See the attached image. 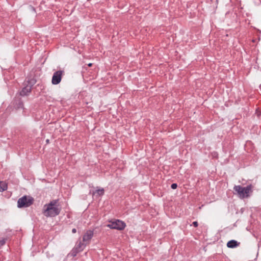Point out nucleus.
I'll return each mask as SVG.
<instances>
[{
    "mask_svg": "<svg viewBox=\"0 0 261 261\" xmlns=\"http://www.w3.org/2000/svg\"><path fill=\"white\" fill-rule=\"evenodd\" d=\"M234 190L237 192L240 198L243 199L250 196L252 192V186L250 185L246 187H243L241 186H235L233 188Z\"/></svg>",
    "mask_w": 261,
    "mask_h": 261,
    "instance_id": "nucleus-1",
    "label": "nucleus"
},
{
    "mask_svg": "<svg viewBox=\"0 0 261 261\" xmlns=\"http://www.w3.org/2000/svg\"><path fill=\"white\" fill-rule=\"evenodd\" d=\"M62 207L59 200H55L50 202V217H55L59 214Z\"/></svg>",
    "mask_w": 261,
    "mask_h": 261,
    "instance_id": "nucleus-2",
    "label": "nucleus"
},
{
    "mask_svg": "<svg viewBox=\"0 0 261 261\" xmlns=\"http://www.w3.org/2000/svg\"><path fill=\"white\" fill-rule=\"evenodd\" d=\"M34 199L32 197L24 196L19 198L17 201L18 207H28L33 203Z\"/></svg>",
    "mask_w": 261,
    "mask_h": 261,
    "instance_id": "nucleus-3",
    "label": "nucleus"
},
{
    "mask_svg": "<svg viewBox=\"0 0 261 261\" xmlns=\"http://www.w3.org/2000/svg\"><path fill=\"white\" fill-rule=\"evenodd\" d=\"M125 226V223L119 220H116L114 221L110 222V223L107 225L108 227L117 230H123Z\"/></svg>",
    "mask_w": 261,
    "mask_h": 261,
    "instance_id": "nucleus-4",
    "label": "nucleus"
},
{
    "mask_svg": "<svg viewBox=\"0 0 261 261\" xmlns=\"http://www.w3.org/2000/svg\"><path fill=\"white\" fill-rule=\"evenodd\" d=\"M94 236V231L92 230H87L83 236V242H85L87 245L89 244L90 242L91 239Z\"/></svg>",
    "mask_w": 261,
    "mask_h": 261,
    "instance_id": "nucleus-5",
    "label": "nucleus"
},
{
    "mask_svg": "<svg viewBox=\"0 0 261 261\" xmlns=\"http://www.w3.org/2000/svg\"><path fill=\"white\" fill-rule=\"evenodd\" d=\"M33 85L31 83H28L24 87H23L22 90L20 92V95L21 96H25L28 95L31 91Z\"/></svg>",
    "mask_w": 261,
    "mask_h": 261,
    "instance_id": "nucleus-6",
    "label": "nucleus"
},
{
    "mask_svg": "<svg viewBox=\"0 0 261 261\" xmlns=\"http://www.w3.org/2000/svg\"><path fill=\"white\" fill-rule=\"evenodd\" d=\"M62 74L63 72L62 71L56 72L53 76L51 82H60Z\"/></svg>",
    "mask_w": 261,
    "mask_h": 261,
    "instance_id": "nucleus-7",
    "label": "nucleus"
},
{
    "mask_svg": "<svg viewBox=\"0 0 261 261\" xmlns=\"http://www.w3.org/2000/svg\"><path fill=\"white\" fill-rule=\"evenodd\" d=\"M87 245L85 242L80 241L75 245L74 248L77 251L81 252L84 250Z\"/></svg>",
    "mask_w": 261,
    "mask_h": 261,
    "instance_id": "nucleus-8",
    "label": "nucleus"
},
{
    "mask_svg": "<svg viewBox=\"0 0 261 261\" xmlns=\"http://www.w3.org/2000/svg\"><path fill=\"white\" fill-rule=\"evenodd\" d=\"M239 243L236 240H232L228 241L227 243V246L230 248H233L237 247Z\"/></svg>",
    "mask_w": 261,
    "mask_h": 261,
    "instance_id": "nucleus-9",
    "label": "nucleus"
},
{
    "mask_svg": "<svg viewBox=\"0 0 261 261\" xmlns=\"http://www.w3.org/2000/svg\"><path fill=\"white\" fill-rule=\"evenodd\" d=\"M7 189V184L5 181H0V191L3 192Z\"/></svg>",
    "mask_w": 261,
    "mask_h": 261,
    "instance_id": "nucleus-10",
    "label": "nucleus"
},
{
    "mask_svg": "<svg viewBox=\"0 0 261 261\" xmlns=\"http://www.w3.org/2000/svg\"><path fill=\"white\" fill-rule=\"evenodd\" d=\"M43 214L47 217L49 216V204H46L44 205Z\"/></svg>",
    "mask_w": 261,
    "mask_h": 261,
    "instance_id": "nucleus-11",
    "label": "nucleus"
},
{
    "mask_svg": "<svg viewBox=\"0 0 261 261\" xmlns=\"http://www.w3.org/2000/svg\"><path fill=\"white\" fill-rule=\"evenodd\" d=\"M95 193H97L98 195L100 196L104 194V190L102 188L99 189L94 192V194Z\"/></svg>",
    "mask_w": 261,
    "mask_h": 261,
    "instance_id": "nucleus-12",
    "label": "nucleus"
},
{
    "mask_svg": "<svg viewBox=\"0 0 261 261\" xmlns=\"http://www.w3.org/2000/svg\"><path fill=\"white\" fill-rule=\"evenodd\" d=\"M79 252V251H77V250H75V248L74 247L73 249H72V250L71 251V255L72 256H75L76 254Z\"/></svg>",
    "mask_w": 261,
    "mask_h": 261,
    "instance_id": "nucleus-13",
    "label": "nucleus"
},
{
    "mask_svg": "<svg viewBox=\"0 0 261 261\" xmlns=\"http://www.w3.org/2000/svg\"><path fill=\"white\" fill-rule=\"evenodd\" d=\"M38 79L36 77V76H34L32 79L28 80L27 82H36Z\"/></svg>",
    "mask_w": 261,
    "mask_h": 261,
    "instance_id": "nucleus-14",
    "label": "nucleus"
},
{
    "mask_svg": "<svg viewBox=\"0 0 261 261\" xmlns=\"http://www.w3.org/2000/svg\"><path fill=\"white\" fill-rule=\"evenodd\" d=\"M23 106V102L21 101H19L17 105V109L22 108Z\"/></svg>",
    "mask_w": 261,
    "mask_h": 261,
    "instance_id": "nucleus-15",
    "label": "nucleus"
},
{
    "mask_svg": "<svg viewBox=\"0 0 261 261\" xmlns=\"http://www.w3.org/2000/svg\"><path fill=\"white\" fill-rule=\"evenodd\" d=\"M177 187V185L176 184H172L171 186V187L172 189H175Z\"/></svg>",
    "mask_w": 261,
    "mask_h": 261,
    "instance_id": "nucleus-16",
    "label": "nucleus"
},
{
    "mask_svg": "<svg viewBox=\"0 0 261 261\" xmlns=\"http://www.w3.org/2000/svg\"><path fill=\"white\" fill-rule=\"evenodd\" d=\"M5 243H6V240L3 239L2 240L0 241V245L2 246V245H4L5 244Z\"/></svg>",
    "mask_w": 261,
    "mask_h": 261,
    "instance_id": "nucleus-17",
    "label": "nucleus"
},
{
    "mask_svg": "<svg viewBox=\"0 0 261 261\" xmlns=\"http://www.w3.org/2000/svg\"><path fill=\"white\" fill-rule=\"evenodd\" d=\"M193 224L195 227H197L198 226V222L197 221H194L193 223Z\"/></svg>",
    "mask_w": 261,
    "mask_h": 261,
    "instance_id": "nucleus-18",
    "label": "nucleus"
},
{
    "mask_svg": "<svg viewBox=\"0 0 261 261\" xmlns=\"http://www.w3.org/2000/svg\"><path fill=\"white\" fill-rule=\"evenodd\" d=\"M76 232V229L75 228H73V229H72V233H75Z\"/></svg>",
    "mask_w": 261,
    "mask_h": 261,
    "instance_id": "nucleus-19",
    "label": "nucleus"
},
{
    "mask_svg": "<svg viewBox=\"0 0 261 261\" xmlns=\"http://www.w3.org/2000/svg\"><path fill=\"white\" fill-rule=\"evenodd\" d=\"M88 66L91 67L92 65V63H89V64H88Z\"/></svg>",
    "mask_w": 261,
    "mask_h": 261,
    "instance_id": "nucleus-20",
    "label": "nucleus"
},
{
    "mask_svg": "<svg viewBox=\"0 0 261 261\" xmlns=\"http://www.w3.org/2000/svg\"><path fill=\"white\" fill-rule=\"evenodd\" d=\"M31 8H32V9L33 11H35V8H34V7H32Z\"/></svg>",
    "mask_w": 261,
    "mask_h": 261,
    "instance_id": "nucleus-21",
    "label": "nucleus"
},
{
    "mask_svg": "<svg viewBox=\"0 0 261 261\" xmlns=\"http://www.w3.org/2000/svg\"><path fill=\"white\" fill-rule=\"evenodd\" d=\"M53 84H59V83H57V82H56V83H52Z\"/></svg>",
    "mask_w": 261,
    "mask_h": 261,
    "instance_id": "nucleus-22",
    "label": "nucleus"
},
{
    "mask_svg": "<svg viewBox=\"0 0 261 261\" xmlns=\"http://www.w3.org/2000/svg\"><path fill=\"white\" fill-rule=\"evenodd\" d=\"M46 142L48 143L49 142V140L47 139Z\"/></svg>",
    "mask_w": 261,
    "mask_h": 261,
    "instance_id": "nucleus-23",
    "label": "nucleus"
}]
</instances>
